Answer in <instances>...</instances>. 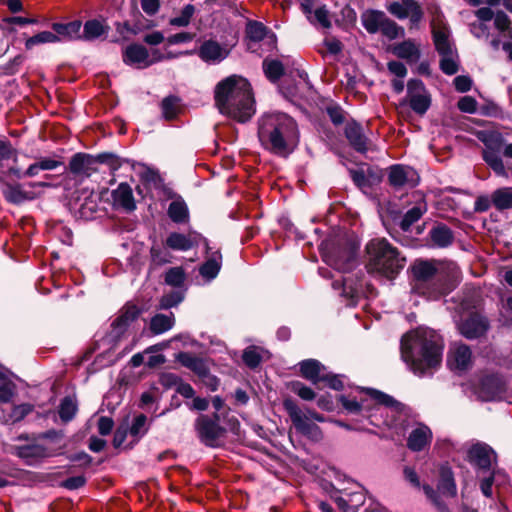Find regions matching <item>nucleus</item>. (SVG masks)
<instances>
[{"label": "nucleus", "instance_id": "1", "mask_svg": "<svg viewBox=\"0 0 512 512\" xmlns=\"http://www.w3.org/2000/svg\"><path fill=\"white\" fill-rule=\"evenodd\" d=\"M442 349L441 337L428 329L411 331L401 340V357L418 376H423L440 365Z\"/></svg>", "mask_w": 512, "mask_h": 512}, {"label": "nucleus", "instance_id": "2", "mask_svg": "<svg viewBox=\"0 0 512 512\" xmlns=\"http://www.w3.org/2000/svg\"><path fill=\"white\" fill-rule=\"evenodd\" d=\"M215 105L221 114L244 123L255 113V101L250 83L231 75L220 81L214 91Z\"/></svg>", "mask_w": 512, "mask_h": 512}, {"label": "nucleus", "instance_id": "3", "mask_svg": "<svg viewBox=\"0 0 512 512\" xmlns=\"http://www.w3.org/2000/svg\"><path fill=\"white\" fill-rule=\"evenodd\" d=\"M258 139L269 152L287 157L299 143V130L293 118L285 113H266L258 120Z\"/></svg>", "mask_w": 512, "mask_h": 512}, {"label": "nucleus", "instance_id": "4", "mask_svg": "<svg viewBox=\"0 0 512 512\" xmlns=\"http://www.w3.org/2000/svg\"><path fill=\"white\" fill-rule=\"evenodd\" d=\"M368 273L393 279L404 268L406 258L385 238L372 239L366 245Z\"/></svg>", "mask_w": 512, "mask_h": 512}, {"label": "nucleus", "instance_id": "5", "mask_svg": "<svg viewBox=\"0 0 512 512\" xmlns=\"http://www.w3.org/2000/svg\"><path fill=\"white\" fill-rule=\"evenodd\" d=\"M124 162H128V160L119 157L113 152H101L96 155L78 152L70 158L66 169L75 178H89L98 171V164H105L111 171H117Z\"/></svg>", "mask_w": 512, "mask_h": 512}, {"label": "nucleus", "instance_id": "6", "mask_svg": "<svg viewBox=\"0 0 512 512\" xmlns=\"http://www.w3.org/2000/svg\"><path fill=\"white\" fill-rule=\"evenodd\" d=\"M143 313V309L132 301L126 302L118 311L110 324L109 336L113 341H119L128 331L129 327Z\"/></svg>", "mask_w": 512, "mask_h": 512}, {"label": "nucleus", "instance_id": "7", "mask_svg": "<svg viewBox=\"0 0 512 512\" xmlns=\"http://www.w3.org/2000/svg\"><path fill=\"white\" fill-rule=\"evenodd\" d=\"M284 408L289 414L291 421L296 430L307 436L308 438L319 441L322 439V431L318 425L309 420V417L302 413L300 408L292 399H285L283 402Z\"/></svg>", "mask_w": 512, "mask_h": 512}, {"label": "nucleus", "instance_id": "8", "mask_svg": "<svg viewBox=\"0 0 512 512\" xmlns=\"http://www.w3.org/2000/svg\"><path fill=\"white\" fill-rule=\"evenodd\" d=\"M162 200H171L167 207V215L173 223L184 225L189 222V208L185 200L172 187L162 184Z\"/></svg>", "mask_w": 512, "mask_h": 512}, {"label": "nucleus", "instance_id": "9", "mask_svg": "<svg viewBox=\"0 0 512 512\" xmlns=\"http://www.w3.org/2000/svg\"><path fill=\"white\" fill-rule=\"evenodd\" d=\"M65 444L59 446L58 449L48 448L44 445L33 443L16 446L15 455L24 460L28 466H33L45 458H50L56 455H63Z\"/></svg>", "mask_w": 512, "mask_h": 512}, {"label": "nucleus", "instance_id": "10", "mask_svg": "<svg viewBox=\"0 0 512 512\" xmlns=\"http://www.w3.org/2000/svg\"><path fill=\"white\" fill-rule=\"evenodd\" d=\"M122 60L128 66L147 68L160 60V54L158 49H154L152 56H150L145 46L132 43L122 51Z\"/></svg>", "mask_w": 512, "mask_h": 512}, {"label": "nucleus", "instance_id": "11", "mask_svg": "<svg viewBox=\"0 0 512 512\" xmlns=\"http://www.w3.org/2000/svg\"><path fill=\"white\" fill-rule=\"evenodd\" d=\"M185 278V271L182 267L170 268L165 273V283L174 287L175 290L172 293L165 294V296L162 297V308L175 306L183 300L184 294L181 288L184 284Z\"/></svg>", "mask_w": 512, "mask_h": 512}, {"label": "nucleus", "instance_id": "12", "mask_svg": "<svg viewBox=\"0 0 512 512\" xmlns=\"http://www.w3.org/2000/svg\"><path fill=\"white\" fill-rule=\"evenodd\" d=\"M407 98L412 110L423 115L430 107L429 94L421 80L412 79L407 84Z\"/></svg>", "mask_w": 512, "mask_h": 512}, {"label": "nucleus", "instance_id": "13", "mask_svg": "<svg viewBox=\"0 0 512 512\" xmlns=\"http://www.w3.org/2000/svg\"><path fill=\"white\" fill-rule=\"evenodd\" d=\"M390 14L398 19L409 18L412 25L418 24L422 17L423 11L420 5L414 0H398L387 5Z\"/></svg>", "mask_w": 512, "mask_h": 512}, {"label": "nucleus", "instance_id": "14", "mask_svg": "<svg viewBox=\"0 0 512 512\" xmlns=\"http://www.w3.org/2000/svg\"><path fill=\"white\" fill-rule=\"evenodd\" d=\"M0 185L5 201L10 204L19 206L36 198L35 192L25 190L23 185L18 182H8L2 176H0Z\"/></svg>", "mask_w": 512, "mask_h": 512}, {"label": "nucleus", "instance_id": "15", "mask_svg": "<svg viewBox=\"0 0 512 512\" xmlns=\"http://www.w3.org/2000/svg\"><path fill=\"white\" fill-rule=\"evenodd\" d=\"M140 185L136 190L138 194L142 195L144 199H154L153 190H160V173L157 169L150 168L147 165H142V170L139 172Z\"/></svg>", "mask_w": 512, "mask_h": 512}, {"label": "nucleus", "instance_id": "16", "mask_svg": "<svg viewBox=\"0 0 512 512\" xmlns=\"http://www.w3.org/2000/svg\"><path fill=\"white\" fill-rule=\"evenodd\" d=\"M196 427L201 440L209 446L218 445L220 438H222L225 432L217 421L211 420L207 416H200Z\"/></svg>", "mask_w": 512, "mask_h": 512}, {"label": "nucleus", "instance_id": "17", "mask_svg": "<svg viewBox=\"0 0 512 512\" xmlns=\"http://www.w3.org/2000/svg\"><path fill=\"white\" fill-rule=\"evenodd\" d=\"M468 460L479 469L489 470L492 463L496 461V454L487 444L477 443L468 450Z\"/></svg>", "mask_w": 512, "mask_h": 512}, {"label": "nucleus", "instance_id": "18", "mask_svg": "<svg viewBox=\"0 0 512 512\" xmlns=\"http://www.w3.org/2000/svg\"><path fill=\"white\" fill-rule=\"evenodd\" d=\"M506 391L505 382L498 376H488L481 381L478 397L483 401L499 400Z\"/></svg>", "mask_w": 512, "mask_h": 512}, {"label": "nucleus", "instance_id": "19", "mask_svg": "<svg viewBox=\"0 0 512 512\" xmlns=\"http://www.w3.org/2000/svg\"><path fill=\"white\" fill-rule=\"evenodd\" d=\"M458 328L464 337L474 339L486 333L488 330V322L480 314L474 313L459 323Z\"/></svg>", "mask_w": 512, "mask_h": 512}, {"label": "nucleus", "instance_id": "20", "mask_svg": "<svg viewBox=\"0 0 512 512\" xmlns=\"http://www.w3.org/2000/svg\"><path fill=\"white\" fill-rule=\"evenodd\" d=\"M389 182L394 187H414L419 182V176L411 167L394 165L390 167Z\"/></svg>", "mask_w": 512, "mask_h": 512}, {"label": "nucleus", "instance_id": "21", "mask_svg": "<svg viewBox=\"0 0 512 512\" xmlns=\"http://www.w3.org/2000/svg\"><path fill=\"white\" fill-rule=\"evenodd\" d=\"M113 206L126 213H131L136 209V202L133 196L131 186L126 183H120L116 189L111 192Z\"/></svg>", "mask_w": 512, "mask_h": 512}, {"label": "nucleus", "instance_id": "22", "mask_svg": "<svg viewBox=\"0 0 512 512\" xmlns=\"http://www.w3.org/2000/svg\"><path fill=\"white\" fill-rule=\"evenodd\" d=\"M472 354L468 346L454 344L448 353V365L453 370L463 371L471 366Z\"/></svg>", "mask_w": 512, "mask_h": 512}, {"label": "nucleus", "instance_id": "23", "mask_svg": "<svg viewBox=\"0 0 512 512\" xmlns=\"http://www.w3.org/2000/svg\"><path fill=\"white\" fill-rule=\"evenodd\" d=\"M345 136L356 151L364 153L370 149L371 143L358 123L348 122L345 126Z\"/></svg>", "mask_w": 512, "mask_h": 512}, {"label": "nucleus", "instance_id": "24", "mask_svg": "<svg viewBox=\"0 0 512 512\" xmlns=\"http://www.w3.org/2000/svg\"><path fill=\"white\" fill-rule=\"evenodd\" d=\"M200 238L201 236L196 232L188 234L172 232L166 238V245L172 250L187 251L197 245Z\"/></svg>", "mask_w": 512, "mask_h": 512}, {"label": "nucleus", "instance_id": "25", "mask_svg": "<svg viewBox=\"0 0 512 512\" xmlns=\"http://www.w3.org/2000/svg\"><path fill=\"white\" fill-rule=\"evenodd\" d=\"M177 359L183 366L192 370L199 377L203 379L209 377V368L205 360L190 353H179Z\"/></svg>", "mask_w": 512, "mask_h": 512}, {"label": "nucleus", "instance_id": "26", "mask_svg": "<svg viewBox=\"0 0 512 512\" xmlns=\"http://www.w3.org/2000/svg\"><path fill=\"white\" fill-rule=\"evenodd\" d=\"M432 432L427 426H419L410 433L407 445L412 451H421L430 443Z\"/></svg>", "mask_w": 512, "mask_h": 512}, {"label": "nucleus", "instance_id": "27", "mask_svg": "<svg viewBox=\"0 0 512 512\" xmlns=\"http://www.w3.org/2000/svg\"><path fill=\"white\" fill-rule=\"evenodd\" d=\"M300 372L304 378L314 384L321 382L324 375V366L315 359L302 361L300 364Z\"/></svg>", "mask_w": 512, "mask_h": 512}, {"label": "nucleus", "instance_id": "28", "mask_svg": "<svg viewBox=\"0 0 512 512\" xmlns=\"http://www.w3.org/2000/svg\"><path fill=\"white\" fill-rule=\"evenodd\" d=\"M78 402L75 395H67L60 400L58 415L63 423L71 422L78 413Z\"/></svg>", "mask_w": 512, "mask_h": 512}, {"label": "nucleus", "instance_id": "29", "mask_svg": "<svg viewBox=\"0 0 512 512\" xmlns=\"http://www.w3.org/2000/svg\"><path fill=\"white\" fill-rule=\"evenodd\" d=\"M392 52L399 58L405 59L408 62H417L420 58V51L416 43L411 40H405L396 44L392 48Z\"/></svg>", "mask_w": 512, "mask_h": 512}, {"label": "nucleus", "instance_id": "30", "mask_svg": "<svg viewBox=\"0 0 512 512\" xmlns=\"http://www.w3.org/2000/svg\"><path fill=\"white\" fill-rule=\"evenodd\" d=\"M199 54L205 61H221L227 57L228 50L215 41H206L200 47Z\"/></svg>", "mask_w": 512, "mask_h": 512}, {"label": "nucleus", "instance_id": "31", "mask_svg": "<svg viewBox=\"0 0 512 512\" xmlns=\"http://www.w3.org/2000/svg\"><path fill=\"white\" fill-rule=\"evenodd\" d=\"M109 31V26L104 25L98 19L87 20L83 26V33H80V40L92 41Z\"/></svg>", "mask_w": 512, "mask_h": 512}, {"label": "nucleus", "instance_id": "32", "mask_svg": "<svg viewBox=\"0 0 512 512\" xmlns=\"http://www.w3.org/2000/svg\"><path fill=\"white\" fill-rule=\"evenodd\" d=\"M82 23L74 20L68 23H53L52 29L58 37L62 36L69 40L79 39Z\"/></svg>", "mask_w": 512, "mask_h": 512}, {"label": "nucleus", "instance_id": "33", "mask_svg": "<svg viewBox=\"0 0 512 512\" xmlns=\"http://www.w3.org/2000/svg\"><path fill=\"white\" fill-rule=\"evenodd\" d=\"M478 139L485 145L484 153L492 152L493 154H499L503 148V138L498 132H479Z\"/></svg>", "mask_w": 512, "mask_h": 512}, {"label": "nucleus", "instance_id": "34", "mask_svg": "<svg viewBox=\"0 0 512 512\" xmlns=\"http://www.w3.org/2000/svg\"><path fill=\"white\" fill-rule=\"evenodd\" d=\"M327 263L339 271H348L352 268L355 261V251L352 248L344 251L343 256L339 254L327 257Z\"/></svg>", "mask_w": 512, "mask_h": 512}, {"label": "nucleus", "instance_id": "35", "mask_svg": "<svg viewBox=\"0 0 512 512\" xmlns=\"http://www.w3.org/2000/svg\"><path fill=\"white\" fill-rule=\"evenodd\" d=\"M438 491L446 497H454L456 495V485L453 473L449 468L443 467L440 471V480L437 485Z\"/></svg>", "mask_w": 512, "mask_h": 512}, {"label": "nucleus", "instance_id": "36", "mask_svg": "<svg viewBox=\"0 0 512 512\" xmlns=\"http://www.w3.org/2000/svg\"><path fill=\"white\" fill-rule=\"evenodd\" d=\"M222 255L219 251L213 252L200 267V274L207 279L215 278L221 268Z\"/></svg>", "mask_w": 512, "mask_h": 512}, {"label": "nucleus", "instance_id": "37", "mask_svg": "<svg viewBox=\"0 0 512 512\" xmlns=\"http://www.w3.org/2000/svg\"><path fill=\"white\" fill-rule=\"evenodd\" d=\"M182 112L180 98L176 96H168L162 100V119L171 121L178 117Z\"/></svg>", "mask_w": 512, "mask_h": 512}, {"label": "nucleus", "instance_id": "38", "mask_svg": "<svg viewBox=\"0 0 512 512\" xmlns=\"http://www.w3.org/2000/svg\"><path fill=\"white\" fill-rule=\"evenodd\" d=\"M434 44L439 54H449L453 47L449 41V30L446 27H435L433 29Z\"/></svg>", "mask_w": 512, "mask_h": 512}, {"label": "nucleus", "instance_id": "39", "mask_svg": "<svg viewBox=\"0 0 512 512\" xmlns=\"http://www.w3.org/2000/svg\"><path fill=\"white\" fill-rule=\"evenodd\" d=\"M491 201L498 210L512 208V188L505 187L495 190L491 195Z\"/></svg>", "mask_w": 512, "mask_h": 512}, {"label": "nucleus", "instance_id": "40", "mask_svg": "<svg viewBox=\"0 0 512 512\" xmlns=\"http://www.w3.org/2000/svg\"><path fill=\"white\" fill-rule=\"evenodd\" d=\"M385 17L381 11H367L362 15V23L369 33H376L380 30Z\"/></svg>", "mask_w": 512, "mask_h": 512}, {"label": "nucleus", "instance_id": "41", "mask_svg": "<svg viewBox=\"0 0 512 512\" xmlns=\"http://www.w3.org/2000/svg\"><path fill=\"white\" fill-rule=\"evenodd\" d=\"M430 235L433 243L439 247H447L453 240L451 230L444 225L433 228Z\"/></svg>", "mask_w": 512, "mask_h": 512}, {"label": "nucleus", "instance_id": "42", "mask_svg": "<svg viewBox=\"0 0 512 512\" xmlns=\"http://www.w3.org/2000/svg\"><path fill=\"white\" fill-rule=\"evenodd\" d=\"M412 271L416 280L427 281L435 275L436 267L431 262L420 261L413 265Z\"/></svg>", "mask_w": 512, "mask_h": 512}, {"label": "nucleus", "instance_id": "43", "mask_svg": "<svg viewBox=\"0 0 512 512\" xmlns=\"http://www.w3.org/2000/svg\"><path fill=\"white\" fill-rule=\"evenodd\" d=\"M130 435L137 440L143 437L148 431V418L145 414L136 415L131 426L128 425Z\"/></svg>", "mask_w": 512, "mask_h": 512}, {"label": "nucleus", "instance_id": "44", "mask_svg": "<svg viewBox=\"0 0 512 512\" xmlns=\"http://www.w3.org/2000/svg\"><path fill=\"white\" fill-rule=\"evenodd\" d=\"M60 38L50 31H42L39 32L32 37H29L25 41V48L27 50H31L35 45L44 44V43H55L58 42Z\"/></svg>", "mask_w": 512, "mask_h": 512}, {"label": "nucleus", "instance_id": "45", "mask_svg": "<svg viewBox=\"0 0 512 512\" xmlns=\"http://www.w3.org/2000/svg\"><path fill=\"white\" fill-rule=\"evenodd\" d=\"M115 29L117 33L123 38V40H129L131 36L137 35L143 31L141 24L131 23L129 20L124 22H116Z\"/></svg>", "mask_w": 512, "mask_h": 512}, {"label": "nucleus", "instance_id": "46", "mask_svg": "<svg viewBox=\"0 0 512 512\" xmlns=\"http://www.w3.org/2000/svg\"><path fill=\"white\" fill-rule=\"evenodd\" d=\"M25 60V55L18 54L7 63L0 65V76H13L17 74Z\"/></svg>", "mask_w": 512, "mask_h": 512}, {"label": "nucleus", "instance_id": "47", "mask_svg": "<svg viewBox=\"0 0 512 512\" xmlns=\"http://www.w3.org/2000/svg\"><path fill=\"white\" fill-rule=\"evenodd\" d=\"M263 70L267 78L271 81L278 80L284 72L283 65L278 60H264L263 61Z\"/></svg>", "mask_w": 512, "mask_h": 512}, {"label": "nucleus", "instance_id": "48", "mask_svg": "<svg viewBox=\"0 0 512 512\" xmlns=\"http://www.w3.org/2000/svg\"><path fill=\"white\" fill-rule=\"evenodd\" d=\"M483 159L498 176H508L504 163L499 154H493L492 152L484 153Z\"/></svg>", "mask_w": 512, "mask_h": 512}, {"label": "nucleus", "instance_id": "49", "mask_svg": "<svg viewBox=\"0 0 512 512\" xmlns=\"http://www.w3.org/2000/svg\"><path fill=\"white\" fill-rule=\"evenodd\" d=\"M440 68L447 75H453L458 71V61L455 51H450L449 54H440Z\"/></svg>", "mask_w": 512, "mask_h": 512}, {"label": "nucleus", "instance_id": "50", "mask_svg": "<svg viewBox=\"0 0 512 512\" xmlns=\"http://www.w3.org/2000/svg\"><path fill=\"white\" fill-rule=\"evenodd\" d=\"M379 31L391 40L404 35V29L398 26L396 22L389 19L387 16L383 20Z\"/></svg>", "mask_w": 512, "mask_h": 512}, {"label": "nucleus", "instance_id": "51", "mask_svg": "<svg viewBox=\"0 0 512 512\" xmlns=\"http://www.w3.org/2000/svg\"><path fill=\"white\" fill-rule=\"evenodd\" d=\"M425 209L420 206L411 208L406 212L403 219L400 222V227L403 231H408L412 224L418 221L423 215Z\"/></svg>", "mask_w": 512, "mask_h": 512}, {"label": "nucleus", "instance_id": "52", "mask_svg": "<svg viewBox=\"0 0 512 512\" xmlns=\"http://www.w3.org/2000/svg\"><path fill=\"white\" fill-rule=\"evenodd\" d=\"M340 403L345 408V410L352 414L360 413L363 409L369 408L367 404V400H361L360 402L355 399H350L344 395L339 398Z\"/></svg>", "mask_w": 512, "mask_h": 512}, {"label": "nucleus", "instance_id": "53", "mask_svg": "<svg viewBox=\"0 0 512 512\" xmlns=\"http://www.w3.org/2000/svg\"><path fill=\"white\" fill-rule=\"evenodd\" d=\"M246 33L251 41L258 42L264 39L266 35V27L260 22H249Z\"/></svg>", "mask_w": 512, "mask_h": 512}, {"label": "nucleus", "instance_id": "54", "mask_svg": "<svg viewBox=\"0 0 512 512\" xmlns=\"http://www.w3.org/2000/svg\"><path fill=\"white\" fill-rule=\"evenodd\" d=\"M128 420L129 416H126L125 419L116 428L112 440L114 448H120L124 441L126 440L127 434L129 433Z\"/></svg>", "mask_w": 512, "mask_h": 512}, {"label": "nucleus", "instance_id": "55", "mask_svg": "<svg viewBox=\"0 0 512 512\" xmlns=\"http://www.w3.org/2000/svg\"><path fill=\"white\" fill-rule=\"evenodd\" d=\"M87 483V478L84 475L68 477L61 481L59 486L61 488L74 491L84 487Z\"/></svg>", "mask_w": 512, "mask_h": 512}, {"label": "nucleus", "instance_id": "56", "mask_svg": "<svg viewBox=\"0 0 512 512\" xmlns=\"http://www.w3.org/2000/svg\"><path fill=\"white\" fill-rule=\"evenodd\" d=\"M158 388L155 384H152L148 391L142 393L140 397L139 407L143 410H147L152 404L156 402Z\"/></svg>", "mask_w": 512, "mask_h": 512}, {"label": "nucleus", "instance_id": "57", "mask_svg": "<svg viewBox=\"0 0 512 512\" xmlns=\"http://www.w3.org/2000/svg\"><path fill=\"white\" fill-rule=\"evenodd\" d=\"M34 409V406L29 403H23L20 405H16L13 407L11 411V418L13 422L22 421L28 414H30Z\"/></svg>", "mask_w": 512, "mask_h": 512}, {"label": "nucleus", "instance_id": "58", "mask_svg": "<svg viewBox=\"0 0 512 512\" xmlns=\"http://www.w3.org/2000/svg\"><path fill=\"white\" fill-rule=\"evenodd\" d=\"M369 394L377 404H381L387 407H394L399 404L393 397L383 392L371 389L369 390Z\"/></svg>", "mask_w": 512, "mask_h": 512}, {"label": "nucleus", "instance_id": "59", "mask_svg": "<svg viewBox=\"0 0 512 512\" xmlns=\"http://www.w3.org/2000/svg\"><path fill=\"white\" fill-rule=\"evenodd\" d=\"M195 8L193 5H186L182 11L181 15L171 19L170 23L175 26H186L191 17L193 16Z\"/></svg>", "mask_w": 512, "mask_h": 512}, {"label": "nucleus", "instance_id": "60", "mask_svg": "<svg viewBox=\"0 0 512 512\" xmlns=\"http://www.w3.org/2000/svg\"><path fill=\"white\" fill-rule=\"evenodd\" d=\"M66 458L70 462L79 463V467L81 468H87L91 466L93 462V458L85 451H80L77 453L66 455Z\"/></svg>", "mask_w": 512, "mask_h": 512}, {"label": "nucleus", "instance_id": "61", "mask_svg": "<svg viewBox=\"0 0 512 512\" xmlns=\"http://www.w3.org/2000/svg\"><path fill=\"white\" fill-rule=\"evenodd\" d=\"M242 358L244 363L250 368L257 367L261 362V356L254 347L244 350Z\"/></svg>", "mask_w": 512, "mask_h": 512}, {"label": "nucleus", "instance_id": "62", "mask_svg": "<svg viewBox=\"0 0 512 512\" xmlns=\"http://www.w3.org/2000/svg\"><path fill=\"white\" fill-rule=\"evenodd\" d=\"M151 266L148 272V277L153 278L160 267V248L156 242L153 243L151 250Z\"/></svg>", "mask_w": 512, "mask_h": 512}, {"label": "nucleus", "instance_id": "63", "mask_svg": "<svg viewBox=\"0 0 512 512\" xmlns=\"http://www.w3.org/2000/svg\"><path fill=\"white\" fill-rule=\"evenodd\" d=\"M424 493L427 498L435 505L439 512H450L447 506L439 499L437 492L429 485L423 486Z\"/></svg>", "mask_w": 512, "mask_h": 512}, {"label": "nucleus", "instance_id": "64", "mask_svg": "<svg viewBox=\"0 0 512 512\" xmlns=\"http://www.w3.org/2000/svg\"><path fill=\"white\" fill-rule=\"evenodd\" d=\"M292 390L303 400L310 401L315 398V392L300 382H295L292 385Z\"/></svg>", "mask_w": 512, "mask_h": 512}]
</instances>
